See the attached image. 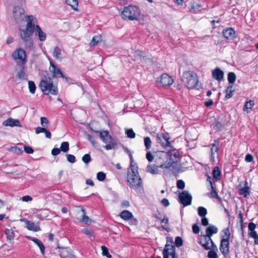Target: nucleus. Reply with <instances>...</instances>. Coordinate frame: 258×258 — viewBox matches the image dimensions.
I'll return each instance as SVG.
<instances>
[{
	"mask_svg": "<svg viewBox=\"0 0 258 258\" xmlns=\"http://www.w3.org/2000/svg\"><path fill=\"white\" fill-rule=\"evenodd\" d=\"M40 122L42 126H44L45 124H48L49 121L48 119L45 117H41L40 118Z\"/></svg>",
	"mask_w": 258,
	"mask_h": 258,
	"instance_id": "obj_60",
	"label": "nucleus"
},
{
	"mask_svg": "<svg viewBox=\"0 0 258 258\" xmlns=\"http://www.w3.org/2000/svg\"><path fill=\"white\" fill-rule=\"evenodd\" d=\"M179 199L184 206H187L191 204L192 197L188 191L184 190L179 195Z\"/></svg>",
	"mask_w": 258,
	"mask_h": 258,
	"instance_id": "obj_12",
	"label": "nucleus"
},
{
	"mask_svg": "<svg viewBox=\"0 0 258 258\" xmlns=\"http://www.w3.org/2000/svg\"><path fill=\"white\" fill-rule=\"evenodd\" d=\"M97 179L100 181H103L105 179L106 174L103 172H99L97 174Z\"/></svg>",
	"mask_w": 258,
	"mask_h": 258,
	"instance_id": "obj_50",
	"label": "nucleus"
},
{
	"mask_svg": "<svg viewBox=\"0 0 258 258\" xmlns=\"http://www.w3.org/2000/svg\"><path fill=\"white\" fill-rule=\"evenodd\" d=\"M82 231L83 233L88 235L91 239L95 238L94 232L92 229L84 228L82 230Z\"/></svg>",
	"mask_w": 258,
	"mask_h": 258,
	"instance_id": "obj_37",
	"label": "nucleus"
},
{
	"mask_svg": "<svg viewBox=\"0 0 258 258\" xmlns=\"http://www.w3.org/2000/svg\"><path fill=\"white\" fill-rule=\"evenodd\" d=\"M236 75L233 72H230L228 74V81L230 84L232 85L236 81Z\"/></svg>",
	"mask_w": 258,
	"mask_h": 258,
	"instance_id": "obj_40",
	"label": "nucleus"
},
{
	"mask_svg": "<svg viewBox=\"0 0 258 258\" xmlns=\"http://www.w3.org/2000/svg\"><path fill=\"white\" fill-rule=\"evenodd\" d=\"M26 18L27 25L25 29H27V30H30L34 32V30L35 29V19L32 16H27Z\"/></svg>",
	"mask_w": 258,
	"mask_h": 258,
	"instance_id": "obj_18",
	"label": "nucleus"
},
{
	"mask_svg": "<svg viewBox=\"0 0 258 258\" xmlns=\"http://www.w3.org/2000/svg\"><path fill=\"white\" fill-rule=\"evenodd\" d=\"M11 150L18 154L23 152L22 150L17 147H13L11 148Z\"/></svg>",
	"mask_w": 258,
	"mask_h": 258,
	"instance_id": "obj_58",
	"label": "nucleus"
},
{
	"mask_svg": "<svg viewBox=\"0 0 258 258\" xmlns=\"http://www.w3.org/2000/svg\"><path fill=\"white\" fill-rule=\"evenodd\" d=\"M173 83V80L166 74H163L160 78L159 84L163 87L171 85Z\"/></svg>",
	"mask_w": 258,
	"mask_h": 258,
	"instance_id": "obj_15",
	"label": "nucleus"
},
{
	"mask_svg": "<svg viewBox=\"0 0 258 258\" xmlns=\"http://www.w3.org/2000/svg\"><path fill=\"white\" fill-rule=\"evenodd\" d=\"M39 87L42 92L46 95H57L58 93L57 87L53 84V81L50 77H45L42 79L39 84Z\"/></svg>",
	"mask_w": 258,
	"mask_h": 258,
	"instance_id": "obj_2",
	"label": "nucleus"
},
{
	"mask_svg": "<svg viewBox=\"0 0 258 258\" xmlns=\"http://www.w3.org/2000/svg\"><path fill=\"white\" fill-rule=\"evenodd\" d=\"M96 133H99L100 139L105 144L111 143L113 141L112 137L109 135L107 131H94Z\"/></svg>",
	"mask_w": 258,
	"mask_h": 258,
	"instance_id": "obj_14",
	"label": "nucleus"
},
{
	"mask_svg": "<svg viewBox=\"0 0 258 258\" xmlns=\"http://www.w3.org/2000/svg\"><path fill=\"white\" fill-rule=\"evenodd\" d=\"M3 125L5 126H19L22 127V125L19 120L14 119L13 118H9L3 122Z\"/></svg>",
	"mask_w": 258,
	"mask_h": 258,
	"instance_id": "obj_17",
	"label": "nucleus"
},
{
	"mask_svg": "<svg viewBox=\"0 0 258 258\" xmlns=\"http://www.w3.org/2000/svg\"><path fill=\"white\" fill-rule=\"evenodd\" d=\"M182 81L184 85L189 89H194L199 82L197 74L193 71H190L183 73Z\"/></svg>",
	"mask_w": 258,
	"mask_h": 258,
	"instance_id": "obj_4",
	"label": "nucleus"
},
{
	"mask_svg": "<svg viewBox=\"0 0 258 258\" xmlns=\"http://www.w3.org/2000/svg\"><path fill=\"white\" fill-rule=\"evenodd\" d=\"M60 150L63 152H67L69 150V144L68 142H63L61 144Z\"/></svg>",
	"mask_w": 258,
	"mask_h": 258,
	"instance_id": "obj_45",
	"label": "nucleus"
},
{
	"mask_svg": "<svg viewBox=\"0 0 258 258\" xmlns=\"http://www.w3.org/2000/svg\"><path fill=\"white\" fill-rule=\"evenodd\" d=\"M41 133H44L45 134L46 138L49 139H51V133L49 131H47L45 127H37L35 128V133L36 134H39Z\"/></svg>",
	"mask_w": 258,
	"mask_h": 258,
	"instance_id": "obj_25",
	"label": "nucleus"
},
{
	"mask_svg": "<svg viewBox=\"0 0 258 258\" xmlns=\"http://www.w3.org/2000/svg\"><path fill=\"white\" fill-rule=\"evenodd\" d=\"M66 3L75 11L77 10L78 2L77 0H65Z\"/></svg>",
	"mask_w": 258,
	"mask_h": 258,
	"instance_id": "obj_34",
	"label": "nucleus"
},
{
	"mask_svg": "<svg viewBox=\"0 0 258 258\" xmlns=\"http://www.w3.org/2000/svg\"><path fill=\"white\" fill-rule=\"evenodd\" d=\"M188 6L190 9L195 11L198 10L201 7L195 0H188Z\"/></svg>",
	"mask_w": 258,
	"mask_h": 258,
	"instance_id": "obj_33",
	"label": "nucleus"
},
{
	"mask_svg": "<svg viewBox=\"0 0 258 258\" xmlns=\"http://www.w3.org/2000/svg\"><path fill=\"white\" fill-rule=\"evenodd\" d=\"M120 216L124 220H129L133 218V215L132 213L127 210L122 211L120 214Z\"/></svg>",
	"mask_w": 258,
	"mask_h": 258,
	"instance_id": "obj_30",
	"label": "nucleus"
},
{
	"mask_svg": "<svg viewBox=\"0 0 258 258\" xmlns=\"http://www.w3.org/2000/svg\"><path fill=\"white\" fill-rule=\"evenodd\" d=\"M116 144L115 142L112 141L111 143H107L106 145L103 146V147L107 150H109L112 149H114L116 147Z\"/></svg>",
	"mask_w": 258,
	"mask_h": 258,
	"instance_id": "obj_49",
	"label": "nucleus"
},
{
	"mask_svg": "<svg viewBox=\"0 0 258 258\" xmlns=\"http://www.w3.org/2000/svg\"><path fill=\"white\" fill-rule=\"evenodd\" d=\"M179 157V153L175 150H172L168 152H158L155 162L158 166L163 169L165 172L171 167L175 169L177 172L179 170V166L177 163L176 159Z\"/></svg>",
	"mask_w": 258,
	"mask_h": 258,
	"instance_id": "obj_1",
	"label": "nucleus"
},
{
	"mask_svg": "<svg viewBox=\"0 0 258 258\" xmlns=\"http://www.w3.org/2000/svg\"><path fill=\"white\" fill-rule=\"evenodd\" d=\"M254 104V101L252 100L246 102L243 107L244 111H247L249 109H251Z\"/></svg>",
	"mask_w": 258,
	"mask_h": 258,
	"instance_id": "obj_43",
	"label": "nucleus"
},
{
	"mask_svg": "<svg viewBox=\"0 0 258 258\" xmlns=\"http://www.w3.org/2000/svg\"><path fill=\"white\" fill-rule=\"evenodd\" d=\"M60 149L57 148H54L51 151V154L53 156H56L60 153Z\"/></svg>",
	"mask_w": 258,
	"mask_h": 258,
	"instance_id": "obj_62",
	"label": "nucleus"
},
{
	"mask_svg": "<svg viewBox=\"0 0 258 258\" xmlns=\"http://www.w3.org/2000/svg\"><path fill=\"white\" fill-rule=\"evenodd\" d=\"M235 31L232 28L224 29L223 35L227 39H233L235 37Z\"/></svg>",
	"mask_w": 258,
	"mask_h": 258,
	"instance_id": "obj_23",
	"label": "nucleus"
},
{
	"mask_svg": "<svg viewBox=\"0 0 258 258\" xmlns=\"http://www.w3.org/2000/svg\"><path fill=\"white\" fill-rule=\"evenodd\" d=\"M101 248L102 251V254L103 255L107 256L108 258L111 257V254H109L107 248L105 246H102Z\"/></svg>",
	"mask_w": 258,
	"mask_h": 258,
	"instance_id": "obj_52",
	"label": "nucleus"
},
{
	"mask_svg": "<svg viewBox=\"0 0 258 258\" xmlns=\"http://www.w3.org/2000/svg\"><path fill=\"white\" fill-rule=\"evenodd\" d=\"M26 237L28 239L33 241L35 243H36L39 246L41 253L43 255L44 254L45 247L42 242L39 239L29 236H27Z\"/></svg>",
	"mask_w": 258,
	"mask_h": 258,
	"instance_id": "obj_22",
	"label": "nucleus"
},
{
	"mask_svg": "<svg viewBox=\"0 0 258 258\" xmlns=\"http://www.w3.org/2000/svg\"><path fill=\"white\" fill-rule=\"evenodd\" d=\"M223 232L224 235L223 236V239L229 240L230 238V232L228 228L224 229Z\"/></svg>",
	"mask_w": 258,
	"mask_h": 258,
	"instance_id": "obj_57",
	"label": "nucleus"
},
{
	"mask_svg": "<svg viewBox=\"0 0 258 258\" xmlns=\"http://www.w3.org/2000/svg\"><path fill=\"white\" fill-rule=\"evenodd\" d=\"M125 134L129 138L133 139L135 137L136 134L132 129H127L125 131Z\"/></svg>",
	"mask_w": 258,
	"mask_h": 258,
	"instance_id": "obj_51",
	"label": "nucleus"
},
{
	"mask_svg": "<svg viewBox=\"0 0 258 258\" xmlns=\"http://www.w3.org/2000/svg\"><path fill=\"white\" fill-rule=\"evenodd\" d=\"M67 160L72 163H75L76 162V157L71 154H67L66 155Z\"/></svg>",
	"mask_w": 258,
	"mask_h": 258,
	"instance_id": "obj_56",
	"label": "nucleus"
},
{
	"mask_svg": "<svg viewBox=\"0 0 258 258\" xmlns=\"http://www.w3.org/2000/svg\"><path fill=\"white\" fill-rule=\"evenodd\" d=\"M158 168L160 167L158 166L157 164L153 166L149 165L146 167V171L152 174H156L159 173Z\"/></svg>",
	"mask_w": 258,
	"mask_h": 258,
	"instance_id": "obj_29",
	"label": "nucleus"
},
{
	"mask_svg": "<svg viewBox=\"0 0 258 258\" xmlns=\"http://www.w3.org/2000/svg\"><path fill=\"white\" fill-rule=\"evenodd\" d=\"M208 254L209 258H217V254L216 251L218 250L217 247L215 244L212 246V247L210 249Z\"/></svg>",
	"mask_w": 258,
	"mask_h": 258,
	"instance_id": "obj_32",
	"label": "nucleus"
},
{
	"mask_svg": "<svg viewBox=\"0 0 258 258\" xmlns=\"http://www.w3.org/2000/svg\"><path fill=\"white\" fill-rule=\"evenodd\" d=\"M198 242L206 250L210 249L215 244L211 238L207 235H200L198 238Z\"/></svg>",
	"mask_w": 258,
	"mask_h": 258,
	"instance_id": "obj_9",
	"label": "nucleus"
},
{
	"mask_svg": "<svg viewBox=\"0 0 258 258\" xmlns=\"http://www.w3.org/2000/svg\"><path fill=\"white\" fill-rule=\"evenodd\" d=\"M218 232V228L214 225L210 226L206 230V235L211 238L214 234Z\"/></svg>",
	"mask_w": 258,
	"mask_h": 258,
	"instance_id": "obj_28",
	"label": "nucleus"
},
{
	"mask_svg": "<svg viewBox=\"0 0 258 258\" xmlns=\"http://www.w3.org/2000/svg\"><path fill=\"white\" fill-rule=\"evenodd\" d=\"M141 13V11L138 7L130 5L123 8L121 13V17L124 20H137L140 17Z\"/></svg>",
	"mask_w": 258,
	"mask_h": 258,
	"instance_id": "obj_3",
	"label": "nucleus"
},
{
	"mask_svg": "<svg viewBox=\"0 0 258 258\" xmlns=\"http://www.w3.org/2000/svg\"><path fill=\"white\" fill-rule=\"evenodd\" d=\"M53 56L57 60H61L63 58L61 49L58 46H55L52 52Z\"/></svg>",
	"mask_w": 258,
	"mask_h": 258,
	"instance_id": "obj_24",
	"label": "nucleus"
},
{
	"mask_svg": "<svg viewBox=\"0 0 258 258\" xmlns=\"http://www.w3.org/2000/svg\"><path fill=\"white\" fill-rule=\"evenodd\" d=\"M33 32L27 29L21 30L20 29V36L23 40L24 43L26 48L31 49L33 46V40L31 37Z\"/></svg>",
	"mask_w": 258,
	"mask_h": 258,
	"instance_id": "obj_8",
	"label": "nucleus"
},
{
	"mask_svg": "<svg viewBox=\"0 0 258 258\" xmlns=\"http://www.w3.org/2000/svg\"><path fill=\"white\" fill-rule=\"evenodd\" d=\"M173 241L171 238H167V242L163 249V258H169L170 255L171 258H177L175 254V248L172 245Z\"/></svg>",
	"mask_w": 258,
	"mask_h": 258,
	"instance_id": "obj_7",
	"label": "nucleus"
},
{
	"mask_svg": "<svg viewBox=\"0 0 258 258\" xmlns=\"http://www.w3.org/2000/svg\"><path fill=\"white\" fill-rule=\"evenodd\" d=\"M156 138L157 143L159 144L162 147L170 146V137L168 134H158L157 135Z\"/></svg>",
	"mask_w": 258,
	"mask_h": 258,
	"instance_id": "obj_11",
	"label": "nucleus"
},
{
	"mask_svg": "<svg viewBox=\"0 0 258 258\" xmlns=\"http://www.w3.org/2000/svg\"><path fill=\"white\" fill-rule=\"evenodd\" d=\"M192 232L195 234H198L199 233L200 231V228L199 226L197 224H195L192 225Z\"/></svg>",
	"mask_w": 258,
	"mask_h": 258,
	"instance_id": "obj_61",
	"label": "nucleus"
},
{
	"mask_svg": "<svg viewBox=\"0 0 258 258\" xmlns=\"http://www.w3.org/2000/svg\"><path fill=\"white\" fill-rule=\"evenodd\" d=\"M221 171L218 167H215L213 171V176L216 179L220 178L221 176Z\"/></svg>",
	"mask_w": 258,
	"mask_h": 258,
	"instance_id": "obj_41",
	"label": "nucleus"
},
{
	"mask_svg": "<svg viewBox=\"0 0 258 258\" xmlns=\"http://www.w3.org/2000/svg\"><path fill=\"white\" fill-rule=\"evenodd\" d=\"M35 35L38 36L39 39L41 41H43L45 40L46 38V35L44 32L42 31L41 28L38 25H36L35 26Z\"/></svg>",
	"mask_w": 258,
	"mask_h": 258,
	"instance_id": "obj_21",
	"label": "nucleus"
},
{
	"mask_svg": "<svg viewBox=\"0 0 258 258\" xmlns=\"http://www.w3.org/2000/svg\"><path fill=\"white\" fill-rule=\"evenodd\" d=\"M13 59L16 63L23 66L27 62V57L25 51L21 48L16 49L12 54Z\"/></svg>",
	"mask_w": 258,
	"mask_h": 258,
	"instance_id": "obj_6",
	"label": "nucleus"
},
{
	"mask_svg": "<svg viewBox=\"0 0 258 258\" xmlns=\"http://www.w3.org/2000/svg\"><path fill=\"white\" fill-rule=\"evenodd\" d=\"M146 158L149 162H152L154 160V157L150 152H148L147 153Z\"/></svg>",
	"mask_w": 258,
	"mask_h": 258,
	"instance_id": "obj_64",
	"label": "nucleus"
},
{
	"mask_svg": "<svg viewBox=\"0 0 258 258\" xmlns=\"http://www.w3.org/2000/svg\"><path fill=\"white\" fill-rule=\"evenodd\" d=\"M24 67V66H23ZM17 77L20 80H27V76L24 71V67H22L17 73L16 75Z\"/></svg>",
	"mask_w": 258,
	"mask_h": 258,
	"instance_id": "obj_35",
	"label": "nucleus"
},
{
	"mask_svg": "<svg viewBox=\"0 0 258 258\" xmlns=\"http://www.w3.org/2000/svg\"><path fill=\"white\" fill-rule=\"evenodd\" d=\"M86 136L87 137V139H88V140L91 142V143L93 145V146H95V144H96V142L95 140V139H94V138L93 137H92L89 134H87L86 135Z\"/></svg>",
	"mask_w": 258,
	"mask_h": 258,
	"instance_id": "obj_63",
	"label": "nucleus"
},
{
	"mask_svg": "<svg viewBox=\"0 0 258 258\" xmlns=\"http://www.w3.org/2000/svg\"><path fill=\"white\" fill-rule=\"evenodd\" d=\"M198 213L199 215L201 217H205L207 214V211L206 208L203 207H199L198 208Z\"/></svg>",
	"mask_w": 258,
	"mask_h": 258,
	"instance_id": "obj_42",
	"label": "nucleus"
},
{
	"mask_svg": "<svg viewBox=\"0 0 258 258\" xmlns=\"http://www.w3.org/2000/svg\"><path fill=\"white\" fill-rule=\"evenodd\" d=\"M82 160L85 164L89 163L91 160V158L90 154H86L84 155L82 157Z\"/></svg>",
	"mask_w": 258,
	"mask_h": 258,
	"instance_id": "obj_53",
	"label": "nucleus"
},
{
	"mask_svg": "<svg viewBox=\"0 0 258 258\" xmlns=\"http://www.w3.org/2000/svg\"><path fill=\"white\" fill-rule=\"evenodd\" d=\"M28 87L30 93L32 94H34L36 90V86L33 81H28Z\"/></svg>",
	"mask_w": 258,
	"mask_h": 258,
	"instance_id": "obj_44",
	"label": "nucleus"
},
{
	"mask_svg": "<svg viewBox=\"0 0 258 258\" xmlns=\"http://www.w3.org/2000/svg\"><path fill=\"white\" fill-rule=\"evenodd\" d=\"M144 141L146 150L150 149L152 144V141L150 138L148 137H146L144 138Z\"/></svg>",
	"mask_w": 258,
	"mask_h": 258,
	"instance_id": "obj_46",
	"label": "nucleus"
},
{
	"mask_svg": "<svg viewBox=\"0 0 258 258\" xmlns=\"http://www.w3.org/2000/svg\"><path fill=\"white\" fill-rule=\"evenodd\" d=\"M211 197L213 198H216L220 202L222 201V200L220 197H219L217 192L216 191V189H212L210 192Z\"/></svg>",
	"mask_w": 258,
	"mask_h": 258,
	"instance_id": "obj_48",
	"label": "nucleus"
},
{
	"mask_svg": "<svg viewBox=\"0 0 258 258\" xmlns=\"http://www.w3.org/2000/svg\"><path fill=\"white\" fill-rule=\"evenodd\" d=\"M5 234L7 236V240L9 241V243L13 244V240L15 237L14 231L12 229H6Z\"/></svg>",
	"mask_w": 258,
	"mask_h": 258,
	"instance_id": "obj_27",
	"label": "nucleus"
},
{
	"mask_svg": "<svg viewBox=\"0 0 258 258\" xmlns=\"http://www.w3.org/2000/svg\"><path fill=\"white\" fill-rule=\"evenodd\" d=\"M127 181L134 188H138L142 185V179L138 174V169L133 168L127 173Z\"/></svg>",
	"mask_w": 258,
	"mask_h": 258,
	"instance_id": "obj_5",
	"label": "nucleus"
},
{
	"mask_svg": "<svg viewBox=\"0 0 258 258\" xmlns=\"http://www.w3.org/2000/svg\"><path fill=\"white\" fill-rule=\"evenodd\" d=\"M50 71L53 73L54 77H58L59 76L63 78L66 82H68V78L66 77L62 74L61 70L51 61L50 62Z\"/></svg>",
	"mask_w": 258,
	"mask_h": 258,
	"instance_id": "obj_16",
	"label": "nucleus"
},
{
	"mask_svg": "<svg viewBox=\"0 0 258 258\" xmlns=\"http://www.w3.org/2000/svg\"><path fill=\"white\" fill-rule=\"evenodd\" d=\"M25 223L26 224V228L29 230L35 232H37L40 230V228L39 226H36L33 222H31L28 220H26Z\"/></svg>",
	"mask_w": 258,
	"mask_h": 258,
	"instance_id": "obj_26",
	"label": "nucleus"
},
{
	"mask_svg": "<svg viewBox=\"0 0 258 258\" xmlns=\"http://www.w3.org/2000/svg\"><path fill=\"white\" fill-rule=\"evenodd\" d=\"M229 240L222 239L220 243V250L224 254H227L229 252Z\"/></svg>",
	"mask_w": 258,
	"mask_h": 258,
	"instance_id": "obj_19",
	"label": "nucleus"
},
{
	"mask_svg": "<svg viewBox=\"0 0 258 258\" xmlns=\"http://www.w3.org/2000/svg\"><path fill=\"white\" fill-rule=\"evenodd\" d=\"M128 155L130 156V160H131V166L130 168L129 169H132L133 168H135V169H138V167L136 166L135 165L133 164V157L132 154V153L131 151H128Z\"/></svg>",
	"mask_w": 258,
	"mask_h": 258,
	"instance_id": "obj_55",
	"label": "nucleus"
},
{
	"mask_svg": "<svg viewBox=\"0 0 258 258\" xmlns=\"http://www.w3.org/2000/svg\"><path fill=\"white\" fill-rule=\"evenodd\" d=\"M175 245L178 247L181 246L183 244L182 238L179 236L176 237L175 238Z\"/></svg>",
	"mask_w": 258,
	"mask_h": 258,
	"instance_id": "obj_54",
	"label": "nucleus"
},
{
	"mask_svg": "<svg viewBox=\"0 0 258 258\" xmlns=\"http://www.w3.org/2000/svg\"><path fill=\"white\" fill-rule=\"evenodd\" d=\"M218 147L217 145H216L215 144H213L212 145L211 148V159L213 162L215 161L214 160V154L218 152Z\"/></svg>",
	"mask_w": 258,
	"mask_h": 258,
	"instance_id": "obj_39",
	"label": "nucleus"
},
{
	"mask_svg": "<svg viewBox=\"0 0 258 258\" xmlns=\"http://www.w3.org/2000/svg\"><path fill=\"white\" fill-rule=\"evenodd\" d=\"M101 41V35H96L92 38L91 41L90 43L91 46H95Z\"/></svg>",
	"mask_w": 258,
	"mask_h": 258,
	"instance_id": "obj_36",
	"label": "nucleus"
},
{
	"mask_svg": "<svg viewBox=\"0 0 258 258\" xmlns=\"http://www.w3.org/2000/svg\"><path fill=\"white\" fill-rule=\"evenodd\" d=\"M78 209V214H79V217H77V219L80 221L84 222L86 224H90L91 223V219L88 216L86 215V212L85 209L81 206L77 207Z\"/></svg>",
	"mask_w": 258,
	"mask_h": 258,
	"instance_id": "obj_13",
	"label": "nucleus"
},
{
	"mask_svg": "<svg viewBox=\"0 0 258 258\" xmlns=\"http://www.w3.org/2000/svg\"><path fill=\"white\" fill-rule=\"evenodd\" d=\"M212 77L215 80L221 81L223 79L224 72L219 68H216L212 71Z\"/></svg>",
	"mask_w": 258,
	"mask_h": 258,
	"instance_id": "obj_20",
	"label": "nucleus"
},
{
	"mask_svg": "<svg viewBox=\"0 0 258 258\" xmlns=\"http://www.w3.org/2000/svg\"><path fill=\"white\" fill-rule=\"evenodd\" d=\"M177 187L179 189H183L184 187V182L182 180H179L177 182Z\"/></svg>",
	"mask_w": 258,
	"mask_h": 258,
	"instance_id": "obj_59",
	"label": "nucleus"
},
{
	"mask_svg": "<svg viewBox=\"0 0 258 258\" xmlns=\"http://www.w3.org/2000/svg\"><path fill=\"white\" fill-rule=\"evenodd\" d=\"M233 85H230L227 88L226 90V96L225 98L227 99H229L231 98L233 95Z\"/></svg>",
	"mask_w": 258,
	"mask_h": 258,
	"instance_id": "obj_38",
	"label": "nucleus"
},
{
	"mask_svg": "<svg viewBox=\"0 0 258 258\" xmlns=\"http://www.w3.org/2000/svg\"><path fill=\"white\" fill-rule=\"evenodd\" d=\"M13 17L17 24L20 23L22 21L24 20V19L27 17L25 16L24 14V10L23 8L20 7H15L13 10Z\"/></svg>",
	"mask_w": 258,
	"mask_h": 258,
	"instance_id": "obj_10",
	"label": "nucleus"
},
{
	"mask_svg": "<svg viewBox=\"0 0 258 258\" xmlns=\"http://www.w3.org/2000/svg\"><path fill=\"white\" fill-rule=\"evenodd\" d=\"M59 253L61 258H71L72 257L71 254L67 248H62Z\"/></svg>",
	"mask_w": 258,
	"mask_h": 258,
	"instance_id": "obj_31",
	"label": "nucleus"
},
{
	"mask_svg": "<svg viewBox=\"0 0 258 258\" xmlns=\"http://www.w3.org/2000/svg\"><path fill=\"white\" fill-rule=\"evenodd\" d=\"M249 194V187L248 186L244 187L240 190V194L243 195L244 197H246Z\"/></svg>",
	"mask_w": 258,
	"mask_h": 258,
	"instance_id": "obj_47",
	"label": "nucleus"
}]
</instances>
